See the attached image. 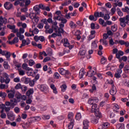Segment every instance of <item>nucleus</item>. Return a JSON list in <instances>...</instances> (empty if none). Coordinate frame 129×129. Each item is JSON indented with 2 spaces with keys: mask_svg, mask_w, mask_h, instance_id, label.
Segmentation results:
<instances>
[{
  "mask_svg": "<svg viewBox=\"0 0 129 129\" xmlns=\"http://www.w3.org/2000/svg\"><path fill=\"white\" fill-rule=\"evenodd\" d=\"M91 112H94L95 115L98 118H101V117H102V114L101 112L99 111V109L97 107V104H96V103L93 104Z\"/></svg>",
  "mask_w": 129,
  "mask_h": 129,
  "instance_id": "nucleus-1",
  "label": "nucleus"
},
{
  "mask_svg": "<svg viewBox=\"0 0 129 129\" xmlns=\"http://www.w3.org/2000/svg\"><path fill=\"white\" fill-rule=\"evenodd\" d=\"M11 82V79H10V76L7 73H3V77L1 78V83L5 82L6 84H9Z\"/></svg>",
  "mask_w": 129,
  "mask_h": 129,
  "instance_id": "nucleus-2",
  "label": "nucleus"
},
{
  "mask_svg": "<svg viewBox=\"0 0 129 129\" xmlns=\"http://www.w3.org/2000/svg\"><path fill=\"white\" fill-rule=\"evenodd\" d=\"M59 73L62 76L65 75L66 78L68 79L70 78V76H71L72 74L71 73L69 72L68 70H66L63 68H59L58 69Z\"/></svg>",
  "mask_w": 129,
  "mask_h": 129,
  "instance_id": "nucleus-3",
  "label": "nucleus"
},
{
  "mask_svg": "<svg viewBox=\"0 0 129 129\" xmlns=\"http://www.w3.org/2000/svg\"><path fill=\"white\" fill-rule=\"evenodd\" d=\"M15 97L17 98L18 102H20L21 100H26L27 99V97L25 95H22L20 93H16L15 94Z\"/></svg>",
  "mask_w": 129,
  "mask_h": 129,
  "instance_id": "nucleus-4",
  "label": "nucleus"
},
{
  "mask_svg": "<svg viewBox=\"0 0 129 129\" xmlns=\"http://www.w3.org/2000/svg\"><path fill=\"white\" fill-rule=\"evenodd\" d=\"M8 94V97L10 99H14V97H15V89L13 90H7V91Z\"/></svg>",
  "mask_w": 129,
  "mask_h": 129,
  "instance_id": "nucleus-5",
  "label": "nucleus"
},
{
  "mask_svg": "<svg viewBox=\"0 0 129 129\" xmlns=\"http://www.w3.org/2000/svg\"><path fill=\"white\" fill-rule=\"evenodd\" d=\"M10 2H11V3H13V2H15L14 3V6L15 7H17V6H20V7H24V3L22 2H23V0H9Z\"/></svg>",
  "mask_w": 129,
  "mask_h": 129,
  "instance_id": "nucleus-6",
  "label": "nucleus"
},
{
  "mask_svg": "<svg viewBox=\"0 0 129 129\" xmlns=\"http://www.w3.org/2000/svg\"><path fill=\"white\" fill-rule=\"evenodd\" d=\"M98 102V98H90L88 101L89 104L93 105L94 103H97Z\"/></svg>",
  "mask_w": 129,
  "mask_h": 129,
  "instance_id": "nucleus-7",
  "label": "nucleus"
},
{
  "mask_svg": "<svg viewBox=\"0 0 129 129\" xmlns=\"http://www.w3.org/2000/svg\"><path fill=\"white\" fill-rule=\"evenodd\" d=\"M94 16L95 17V21H97L98 18H103L104 17V14L102 12H95L94 14Z\"/></svg>",
  "mask_w": 129,
  "mask_h": 129,
  "instance_id": "nucleus-8",
  "label": "nucleus"
},
{
  "mask_svg": "<svg viewBox=\"0 0 129 129\" xmlns=\"http://www.w3.org/2000/svg\"><path fill=\"white\" fill-rule=\"evenodd\" d=\"M117 92V90H116V87L114 86V85L112 86L111 89L109 90V93L112 96H114L116 94Z\"/></svg>",
  "mask_w": 129,
  "mask_h": 129,
  "instance_id": "nucleus-9",
  "label": "nucleus"
},
{
  "mask_svg": "<svg viewBox=\"0 0 129 129\" xmlns=\"http://www.w3.org/2000/svg\"><path fill=\"white\" fill-rule=\"evenodd\" d=\"M121 73H122V70L117 69L116 72L114 75V77H115V78H116L117 79H119V78L121 77V75H120Z\"/></svg>",
  "mask_w": 129,
  "mask_h": 129,
  "instance_id": "nucleus-10",
  "label": "nucleus"
},
{
  "mask_svg": "<svg viewBox=\"0 0 129 129\" xmlns=\"http://www.w3.org/2000/svg\"><path fill=\"white\" fill-rule=\"evenodd\" d=\"M6 25L8 24V19L6 18H3V16H0V26H3V25Z\"/></svg>",
  "mask_w": 129,
  "mask_h": 129,
  "instance_id": "nucleus-11",
  "label": "nucleus"
},
{
  "mask_svg": "<svg viewBox=\"0 0 129 129\" xmlns=\"http://www.w3.org/2000/svg\"><path fill=\"white\" fill-rule=\"evenodd\" d=\"M83 124L84 125L83 129H88V127H89V120L87 119H84L83 121Z\"/></svg>",
  "mask_w": 129,
  "mask_h": 129,
  "instance_id": "nucleus-12",
  "label": "nucleus"
},
{
  "mask_svg": "<svg viewBox=\"0 0 129 129\" xmlns=\"http://www.w3.org/2000/svg\"><path fill=\"white\" fill-rule=\"evenodd\" d=\"M4 8L6 9V10H7V11H10L11 9L13 8V4L10 3V2H6L5 4H4Z\"/></svg>",
  "mask_w": 129,
  "mask_h": 129,
  "instance_id": "nucleus-13",
  "label": "nucleus"
},
{
  "mask_svg": "<svg viewBox=\"0 0 129 129\" xmlns=\"http://www.w3.org/2000/svg\"><path fill=\"white\" fill-rule=\"evenodd\" d=\"M7 116L8 119H10L11 121L15 120V115L12 112L7 113Z\"/></svg>",
  "mask_w": 129,
  "mask_h": 129,
  "instance_id": "nucleus-14",
  "label": "nucleus"
},
{
  "mask_svg": "<svg viewBox=\"0 0 129 129\" xmlns=\"http://www.w3.org/2000/svg\"><path fill=\"white\" fill-rule=\"evenodd\" d=\"M41 91H47L48 90V86L46 84H42L39 86Z\"/></svg>",
  "mask_w": 129,
  "mask_h": 129,
  "instance_id": "nucleus-15",
  "label": "nucleus"
},
{
  "mask_svg": "<svg viewBox=\"0 0 129 129\" xmlns=\"http://www.w3.org/2000/svg\"><path fill=\"white\" fill-rule=\"evenodd\" d=\"M10 102L11 103V107H15V105H17V104L19 101L16 98L11 99Z\"/></svg>",
  "mask_w": 129,
  "mask_h": 129,
  "instance_id": "nucleus-16",
  "label": "nucleus"
},
{
  "mask_svg": "<svg viewBox=\"0 0 129 129\" xmlns=\"http://www.w3.org/2000/svg\"><path fill=\"white\" fill-rule=\"evenodd\" d=\"M33 11H34L36 15H40V13H41L38 5H36L33 7Z\"/></svg>",
  "mask_w": 129,
  "mask_h": 129,
  "instance_id": "nucleus-17",
  "label": "nucleus"
},
{
  "mask_svg": "<svg viewBox=\"0 0 129 129\" xmlns=\"http://www.w3.org/2000/svg\"><path fill=\"white\" fill-rule=\"evenodd\" d=\"M96 31L95 30H92L90 32V35L89 36V40H92V39H94L95 38V33Z\"/></svg>",
  "mask_w": 129,
  "mask_h": 129,
  "instance_id": "nucleus-18",
  "label": "nucleus"
},
{
  "mask_svg": "<svg viewBox=\"0 0 129 129\" xmlns=\"http://www.w3.org/2000/svg\"><path fill=\"white\" fill-rule=\"evenodd\" d=\"M120 21V25L122 28H125L126 26V23H125V21H124V19L123 18H119Z\"/></svg>",
  "mask_w": 129,
  "mask_h": 129,
  "instance_id": "nucleus-19",
  "label": "nucleus"
},
{
  "mask_svg": "<svg viewBox=\"0 0 129 129\" xmlns=\"http://www.w3.org/2000/svg\"><path fill=\"white\" fill-rule=\"evenodd\" d=\"M95 74H96V72L92 70H90V71L88 72L87 73V75L88 77H92V76L95 75Z\"/></svg>",
  "mask_w": 129,
  "mask_h": 129,
  "instance_id": "nucleus-20",
  "label": "nucleus"
},
{
  "mask_svg": "<svg viewBox=\"0 0 129 129\" xmlns=\"http://www.w3.org/2000/svg\"><path fill=\"white\" fill-rule=\"evenodd\" d=\"M81 118H82V115H81V113L79 112H77L75 115V119L79 121V120H80Z\"/></svg>",
  "mask_w": 129,
  "mask_h": 129,
  "instance_id": "nucleus-21",
  "label": "nucleus"
},
{
  "mask_svg": "<svg viewBox=\"0 0 129 129\" xmlns=\"http://www.w3.org/2000/svg\"><path fill=\"white\" fill-rule=\"evenodd\" d=\"M84 73H85V72L84 71V69L82 68L80 70L79 74V77L80 79L82 78H83V76H84Z\"/></svg>",
  "mask_w": 129,
  "mask_h": 129,
  "instance_id": "nucleus-22",
  "label": "nucleus"
},
{
  "mask_svg": "<svg viewBox=\"0 0 129 129\" xmlns=\"http://www.w3.org/2000/svg\"><path fill=\"white\" fill-rule=\"evenodd\" d=\"M22 81H24L25 84H29L30 81H31V79L29 78H26V77H24L22 78Z\"/></svg>",
  "mask_w": 129,
  "mask_h": 129,
  "instance_id": "nucleus-23",
  "label": "nucleus"
},
{
  "mask_svg": "<svg viewBox=\"0 0 129 129\" xmlns=\"http://www.w3.org/2000/svg\"><path fill=\"white\" fill-rule=\"evenodd\" d=\"M109 126V123L107 122H104L102 124V127L98 128V129L107 128Z\"/></svg>",
  "mask_w": 129,
  "mask_h": 129,
  "instance_id": "nucleus-24",
  "label": "nucleus"
},
{
  "mask_svg": "<svg viewBox=\"0 0 129 129\" xmlns=\"http://www.w3.org/2000/svg\"><path fill=\"white\" fill-rule=\"evenodd\" d=\"M61 91L62 92H65L67 90V85L65 84H62L60 86Z\"/></svg>",
  "mask_w": 129,
  "mask_h": 129,
  "instance_id": "nucleus-25",
  "label": "nucleus"
},
{
  "mask_svg": "<svg viewBox=\"0 0 129 129\" xmlns=\"http://www.w3.org/2000/svg\"><path fill=\"white\" fill-rule=\"evenodd\" d=\"M97 118H93L91 119V122L92 123H94V124H97V123H98V119H99V118H98L97 116H96Z\"/></svg>",
  "mask_w": 129,
  "mask_h": 129,
  "instance_id": "nucleus-26",
  "label": "nucleus"
},
{
  "mask_svg": "<svg viewBox=\"0 0 129 129\" xmlns=\"http://www.w3.org/2000/svg\"><path fill=\"white\" fill-rule=\"evenodd\" d=\"M120 18L124 19V22H125V24L129 25V15H126L125 17Z\"/></svg>",
  "mask_w": 129,
  "mask_h": 129,
  "instance_id": "nucleus-27",
  "label": "nucleus"
},
{
  "mask_svg": "<svg viewBox=\"0 0 129 129\" xmlns=\"http://www.w3.org/2000/svg\"><path fill=\"white\" fill-rule=\"evenodd\" d=\"M33 93H34V90L33 89H30L27 91L26 94L27 96L29 97L31 95L33 94Z\"/></svg>",
  "mask_w": 129,
  "mask_h": 129,
  "instance_id": "nucleus-28",
  "label": "nucleus"
},
{
  "mask_svg": "<svg viewBox=\"0 0 129 129\" xmlns=\"http://www.w3.org/2000/svg\"><path fill=\"white\" fill-rule=\"evenodd\" d=\"M70 26L71 27V29H75L77 27V25L74 22H73V21L70 22Z\"/></svg>",
  "mask_w": 129,
  "mask_h": 129,
  "instance_id": "nucleus-29",
  "label": "nucleus"
},
{
  "mask_svg": "<svg viewBox=\"0 0 129 129\" xmlns=\"http://www.w3.org/2000/svg\"><path fill=\"white\" fill-rule=\"evenodd\" d=\"M73 116H74V114L72 112H70L68 113V118L69 119H71V120H73L72 119L73 118Z\"/></svg>",
  "mask_w": 129,
  "mask_h": 129,
  "instance_id": "nucleus-30",
  "label": "nucleus"
},
{
  "mask_svg": "<svg viewBox=\"0 0 129 129\" xmlns=\"http://www.w3.org/2000/svg\"><path fill=\"white\" fill-rule=\"evenodd\" d=\"M4 67L6 70H9V69L10 68V66L9 65V63L8 62V61H4Z\"/></svg>",
  "mask_w": 129,
  "mask_h": 129,
  "instance_id": "nucleus-31",
  "label": "nucleus"
},
{
  "mask_svg": "<svg viewBox=\"0 0 129 129\" xmlns=\"http://www.w3.org/2000/svg\"><path fill=\"white\" fill-rule=\"evenodd\" d=\"M124 72L126 74L129 73V65L127 64L123 68Z\"/></svg>",
  "mask_w": 129,
  "mask_h": 129,
  "instance_id": "nucleus-32",
  "label": "nucleus"
},
{
  "mask_svg": "<svg viewBox=\"0 0 129 129\" xmlns=\"http://www.w3.org/2000/svg\"><path fill=\"white\" fill-rule=\"evenodd\" d=\"M74 126V124L73 123V120H71V122L68 124V128L69 129H73V127Z\"/></svg>",
  "mask_w": 129,
  "mask_h": 129,
  "instance_id": "nucleus-33",
  "label": "nucleus"
},
{
  "mask_svg": "<svg viewBox=\"0 0 129 129\" xmlns=\"http://www.w3.org/2000/svg\"><path fill=\"white\" fill-rule=\"evenodd\" d=\"M22 3H25V7H28L31 4V0H22Z\"/></svg>",
  "mask_w": 129,
  "mask_h": 129,
  "instance_id": "nucleus-34",
  "label": "nucleus"
},
{
  "mask_svg": "<svg viewBox=\"0 0 129 129\" xmlns=\"http://www.w3.org/2000/svg\"><path fill=\"white\" fill-rule=\"evenodd\" d=\"M30 18L31 19V20H34L36 16H37V14H36L35 13H30L29 14Z\"/></svg>",
  "mask_w": 129,
  "mask_h": 129,
  "instance_id": "nucleus-35",
  "label": "nucleus"
},
{
  "mask_svg": "<svg viewBox=\"0 0 129 129\" xmlns=\"http://www.w3.org/2000/svg\"><path fill=\"white\" fill-rule=\"evenodd\" d=\"M35 82H36V81L35 80H30L28 84H29V86H31V87H34V86H35Z\"/></svg>",
  "mask_w": 129,
  "mask_h": 129,
  "instance_id": "nucleus-36",
  "label": "nucleus"
},
{
  "mask_svg": "<svg viewBox=\"0 0 129 129\" xmlns=\"http://www.w3.org/2000/svg\"><path fill=\"white\" fill-rule=\"evenodd\" d=\"M111 30L113 32H116L117 31V26L115 24L111 26Z\"/></svg>",
  "mask_w": 129,
  "mask_h": 129,
  "instance_id": "nucleus-37",
  "label": "nucleus"
},
{
  "mask_svg": "<svg viewBox=\"0 0 129 129\" xmlns=\"http://www.w3.org/2000/svg\"><path fill=\"white\" fill-rule=\"evenodd\" d=\"M116 126L118 127V129H124V124L123 123H118Z\"/></svg>",
  "mask_w": 129,
  "mask_h": 129,
  "instance_id": "nucleus-38",
  "label": "nucleus"
},
{
  "mask_svg": "<svg viewBox=\"0 0 129 129\" xmlns=\"http://www.w3.org/2000/svg\"><path fill=\"white\" fill-rule=\"evenodd\" d=\"M54 32V30H53V28H49V29L48 30H45V34H52Z\"/></svg>",
  "mask_w": 129,
  "mask_h": 129,
  "instance_id": "nucleus-39",
  "label": "nucleus"
},
{
  "mask_svg": "<svg viewBox=\"0 0 129 129\" xmlns=\"http://www.w3.org/2000/svg\"><path fill=\"white\" fill-rule=\"evenodd\" d=\"M70 44V43H69L68 39H64V43H63V46L64 47H68Z\"/></svg>",
  "mask_w": 129,
  "mask_h": 129,
  "instance_id": "nucleus-40",
  "label": "nucleus"
},
{
  "mask_svg": "<svg viewBox=\"0 0 129 129\" xmlns=\"http://www.w3.org/2000/svg\"><path fill=\"white\" fill-rule=\"evenodd\" d=\"M92 49H95L97 48V44H96V42L95 41H93L91 44Z\"/></svg>",
  "mask_w": 129,
  "mask_h": 129,
  "instance_id": "nucleus-41",
  "label": "nucleus"
},
{
  "mask_svg": "<svg viewBox=\"0 0 129 129\" xmlns=\"http://www.w3.org/2000/svg\"><path fill=\"white\" fill-rule=\"evenodd\" d=\"M0 97H2V98H6V97H7V93L1 92Z\"/></svg>",
  "mask_w": 129,
  "mask_h": 129,
  "instance_id": "nucleus-42",
  "label": "nucleus"
},
{
  "mask_svg": "<svg viewBox=\"0 0 129 129\" xmlns=\"http://www.w3.org/2000/svg\"><path fill=\"white\" fill-rule=\"evenodd\" d=\"M23 92H26L28 90V88L26 86H21V89Z\"/></svg>",
  "mask_w": 129,
  "mask_h": 129,
  "instance_id": "nucleus-43",
  "label": "nucleus"
},
{
  "mask_svg": "<svg viewBox=\"0 0 129 129\" xmlns=\"http://www.w3.org/2000/svg\"><path fill=\"white\" fill-rule=\"evenodd\" d=\"M53 77L55 79H59L60 77V74L57 72H55L53 75Z\"/></svg>",
  "mask_w": 129,
  "mask_h": 129,
  "instance_id": "nucleus-44",
  "label": "nucleus"
},
{
  "mask_svg": "<svg viewBox=\"0 0 129 129\" xmlns=\"http://www.w3.org/2000/svg\"><path fill=\"white\" fill-rule=\"evenodd\" d=\"M107 60V59H106V58L103 57L101 59V63H102L103 65H104V64H105V63L106 62Z\"/></svg>",
  "mask_w": 129,
  "mask_h": 129,
  "instance_id": "nucleus-45",
  "label": "nucleus"
},
{
  "mask_svg": "<svg viewBox=\"0 0 129 129\" xmlns=\"http://www.w3.org/2000/svg\"><path fill=\"white\" fill-rule=\"evenodd\" d=\"M28 63L29 66H33V65H35V61L33 59H30L28 61Z\"/></svg>",
  "mask_w": 129,
  "mask_h": 129,
  "instance_id": "nucleus-46",
  "label": "nucleus"
},
{
  "mask_svg": "<svg viewBox=\"0 0 129 129\" xmlns=\"http://www.w3.org/2000/svg\"><path fill=\"white\" fill-rule=\"evenodd\" d=\"M5 57H6V59L7 60H9V59H10V58L11 57V52L7 51L6 54L5 55Z\"/></svg>",
  "mask_w": 129,
  "mask_h": 129,
  "instance_id": "nucleus-47",
  "label": "nucleus"
},
{
  "mask_svg": "<svg viewBox=\"0 0 129 129\" xmlns=\"http://www.w3.org/2000/svg\"><path fill=\"white\" fill-rule=\"evenodd\" d=\"M7 28H9L10 30H15L16 29V25H7Z\"/></svg>",
  "mask_w": 129,
  "mask_h": 129,
  "instance_id": "nucleus-48",
  "label": "nucleus"
},
{
  "mask_svg": "<svg viewBox=\"0 0 129 129\" xmlns=\"http://www.w3.org/2000/svg\"><path fill=\"white\" fill-rule=\"evenodd\" d=\"M104 97L106 101H108V100H109V94L108 93H105Z\"/></svg>",
  "mask_w": 129,
  "mask_h": 129,
  "instance_id": "nucleus-49",
  "label": "nucleus"
},
{
  "mask_svg": "<svg viewBox=\"0 0 129 129\" xmlns=\"http://www.w3.org/2000/svg\"><path fill=\"white\" fill-rule=\"evenodd\" d=\"M103 18L105 21H107V20H109V19H110V16H109V15L105 14V15H104Z\"/></svg>",
  "mask_w": 129,
  "mask_h": 129,
  "instance_id": "nucleus-50",
  "label": "nucleus"
},
{
  "mask_svg": "<svg viewBox=\"0 0 129 129\" xmlns=\"http://www.w3.org/2000/svg\"><path fill=\"white\" fill-rule=\"evenodd\" d=\"M89 19L90 21H94V22H96V21H95V17L94 18V16L93 15H90L89 17Z\"/></svg>",
  "mask_w": 129,
  "mask_h": 129,
  "instance_id": "nucleus-51",
  "label": "nucleus"
},
{
  "mask_svg": "<svg viewBox=\"0 0 129 129\" xmlns=\"http://www.w3.org/2000/svg\"><path fill=\"white\" fill-rule=\"evenodd\" d=\"M34 68H37V69H40V68H42V64L40 63L36 64L34 66Z\"/></svg>",
  "mask_w": 129,
  "mask_h": 129,
  "instance_id": "nucleus-52",
  "label": "nucleus"
},
{
  "mask_svg": "<svg viewBox=\"0 0 129 129\" xmlns=\"http://www.w3.org/2000/svg\"><path fill=\"white\" fill-rule=\"evenodd\" d=\"M43 119H50V116L49 115H43L42 116Z\"/></svg>",
  "mask_w": 129,
  "mask_h": 129,
  "instance_id": "nucleus-53",
  "label": "nucleus"
},
{
  "mask_svg": "<svg viewBox=\"0 0 129 129\" xmlns=\"http://www.w3.org/2000/svg\"><path fill=\"white\" fill-rule=\"evenodd\" d=\"M21 87H22V85L21 84V83H18L16 85L15 88L16 89H21Z\"/></svg>",
  "mask_w": 129,
  "mask_h": 129,
  "instance_id": "nucleus-54",
  "label": "nucleus"
},
{
  "mask_svg": "<svg viewBox=\"0 0 129 129\" xmlns=\"http://www.w3.org/2000/svg\"><path fill=\"white\" fill-rule=\"evenodd\" d=\"M121 60H122L123 62H126V61H128V57L124 55L121 57Z\"/></svg>",
  "mask_w": 129,
  "mask_h": 129,
  "instance_id": "nucleus-55",
  "label": "nucleus"
},
{
  "mask_svg": "<svg viewBox=\"0 0 129 129\" xmlns=\"http://www.w3.org/2000/svg\"><path fill=\"white\" fill-rule=\"evenodd\" d=\"M111 24H112V22L111 21H107L106 22V23H104V24L103 25L104 27H106V26L108 25V26H110V25H111Z\"/></svg>",
  "mask_w": 129,
  "mask_h": 129,
  "instance_id": "nucleus-56",
  "label": "nucleus"
},
{
  "mask_svg": "<svg viewBox=\"0 0 129 129\" xmlns=\"http://www.w3.org/2000/svg\"><path fill=\"white\" fill-rule=\"evenodd\" d=\"M19 74L20 76H24V75H25V71L23 70H20L19 71Z\"/></svg>",
  "mask_w": 129,
  "mask_h": 129,
  "instance_id": "nucleus-57",
  "label": "nucleus"
},
{
  "mask_svg": "<svg viewBox=\"0 0 129 129\" xmlns=\"http://www.w3.org/2000/svg\"><path fill=\"white\" fill-rule=\"evenodd\" d=\"M14 111L16 113H19L20 111V108H19V107H15L14 108Z\"/></svg>",
  "mask_w": 129,
  "mask_h": 129,
  "instance_id": "nucleus-58",
  "label": "nucleus"
},
{
  "mask_svg": "<svg viewBox=\"0 0 129 129\" xmlns=\"http://www.w3.org/2000/svg\"><path fill=\"white\" fill-rule=\"evenodd\" d=\"M129 11V8L127 7H125L124 8L122 9V11L124 13H126Z\"/></svg>",
  "mask_w": 129,
  "mask_h": 129,
  "instance_id": "nucleus-59",
  "label": "nucleus"
},
{
  "mask_svg": "<svg viewBox=\"0 0 129 129\" xmlns=\"http://www.w3.org/2000/svg\"><path fill=\"white\" fill-rule=\"evenodd\" d=\"M37 27L38 28V29H43L44 28V24L43 23H39Z\"/></svg>",
  "mask_w": 129,
  "mask_h": 129,
  "instance_id": "nucleus-60",
  "label": "nucleus"
},
{
  "mask_svg": "<svg viewBox=\"0 0 129 129\" xmlns=\"http://www.w3.org/2000/svg\"><path fill=\"white\" fill-rule=\"evenodd\" d=\"M99 23L100 25H104V20H103L102 19L100 18L99 19Z\"/></svg>",
  "mask_w": 129,
  "mask_h": 129,
  "instance_id": "nucleus-61",
  "label": "nucleus"
},
{
  "mask_svg": "<svg viewBox=\"0 0 129 129\" xmlns=\"http://www.w3.org/2000/svg\"><path fill=\"white\" fill-rule=\"evenodd\" d=\"M95 90H96V86L93 85L92 87V90H90V92H93Z\"/></svg>",
  "mask_w": 129,
  "mask_h": 129,
  "instance_id": "nucleus-62",
  "label": "nucleus"
},
{
  "mask_svg": "<svg viewBox=\"0 0 129 129\" xmlns=\"http://www.w3.org/2000/svg\"><path fill=\"white\" fill-rule=\"evenodd\" d=\"M61 24H66L67 23V20L66 19H64V18H62L61 20L60 21Z\"/></svg>",
  "mask_w": 129,
  "mask_h": 129,
  "instance_id": "nucleus-63",
  "label": "nucleus"
},
{
  "mask_svg": "<svg viewBox=\"0 0 129 129\" xmlns=\"http://www.w3.org/2000/svg\"><path fill=\"white\" fill-rule=\"evenodd\" d=\"M39 41H40L41 42H44V41H45V37L43 36H40Z\"/></svg>",
  "mask_w": 129,
  "mask_h": 129,
  "instance_id": "nucleus-64",
  "label": "nucleus"
}]
</instances>
